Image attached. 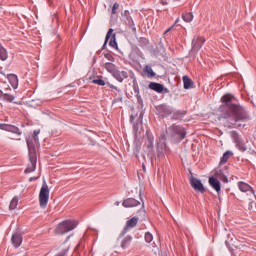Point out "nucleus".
<instances>
[{
  "mask_svg": "<svg viewBox=\"0 0 256 256\" xmlns=\"http://www.w3.org/2000/svg\"><path fill=\"white\" fill-rule=\"evenodd\" d=\"M5 91H9V85H7L6 88H4Z\"/></svg>",
  "mask_w": 256,
  "mask_h": 256,
  "instance_id": "43",
  "label": "nucleus"
},
{
  "mask_svg": "<svg viewBox=\"0 0 256 256\" xmlns=\"http://www.w3.org/2000/svg\"><path fill=\"white\" fill-rule=\"evenodd\" d=\"M183 21L186 23H191L193 21V14L191 13H186L182 16Z\"/></svg>",
  "mask_w": 256,
  "mask_h": 256,
  "instance_id": "29",
  "label": "nucleus"
},
{
  "mask_svg": "<svg viewBox=\"0 0 256 256\" xmlns=\"http://www.w3.org/2000/svg\"><path fill=\"white\" fill-rule=\"evenodd\" d=\"M109 39H110V42H109L110 47H112L113 49H118L117 40L115 38V34H113V28H110L106 34L104 47L107 45V41H109Z\"/></svg>",
  "mask_w": 256,
  "mask_h": 256,
  "instance_id": "7",
  "label": "nucleus"
},
{
  "mask_svg": "<svg viewBox=\"0 0 256 256\" xmlns=\"http://www.w3.org/2000/svg\"><path fill=\"white\" fill-rule=\"evenodd\" d=\"M231 155H233V152L231 151H226L223 156L221 157L220 160V165H225V163H227L229 161V157H231Z\"/></svg>",
  "mask_w": 256,
  "mask_h": 256,
  "instance_id": "26",
  "label": "nucleus"
},
{
  "mask_svg": "<svg viewBox=\"0 0 256 256\" xmlns=\"http://www.w3.org/2000/svg\"><path fill=\"white\" fill-rule=\"evenodd\" d=\"M108 87H110V89H115V91H118V93H121V90L119 88H117V86L111 84V83H107Z\"/></svg>",
  "mask_w": 256,
  "mask_h": 256,
  "instance_id": "35",
  "label": "nucleus"
},
{
  "mask_svg": "<svg viewBox=\"0 0 256 256\" xmlns=\"http://www.w3.org/2000/svg\"><path fill=\"white\" fill-rule=\"evenodd\" d=\"M7 78L13 89H17V87H19V80L17 79V75L10 74Z\"/></svg>",
  "mask_w": 256,
  "mask_h": 256,
  "instance_id": "20",
  "label": "nucleus"
},
{
  "mask_svg": "<svg viewBox=\"0 0 256 256\" xmlns=\"http://www.w3.org/2000/svg\"><path fill=\"white\" fill-rule=\"evenodd\" d=\"M161 5H167V1H160Z\"/></svg>",
  "mask_w": 256,
  "mask_h": 256,
  "instance_id": "39",
  "label": "nucleus"
},
{
  "mask_svg": "<svg viewBox=\"0 0 256 256\" xmlns=\"http://www.w3.org/2000/svg\"><path fill=\"white\" fill-rule=\"evenodd\" d=\"M105 59H107L108 61H115V57H113L110 53H106L104 54Z\"/></svg>",
  "mask_w": 256,
  "mask_h": 256,
  "instance_id": "33",
  "label": "nucleus"
},
{
  "mask_svg": "<svg viewBox=\"0 0 256 256\" xmlns=\"http://www.w3.org/2000/svg\"><path fill=\"white\" fill-rule=\"evenodd\" d=\"M28 150L30 163L28 164L24 173H33V171H35L37 168V154L35 153V145L31 143V140H28Z\"/></svg>",
  "mask_w": 256,
  "mask_h": 256,
  "instance_id": "3",
  "label": "nucleus"
},
{
  "mask_svg": "<svg viewBox=\"0 0 256 256\" xmlns=\"http://www.w3.org/2000/svg\"><path fill=\"white\" fill-rule=\"evenodd\" d=\"M17 205H19V198L15 196L10 202L9 210L14 211V209H17Z\"/></svg>",
  "mask_w": 256,
  "mask_h": 256,
  "instance_id": "28",
  "label": "nucleus"
},
{
  "mask_svg": "<svg viewBox=\"0 0 256 256\" xmlns=\"http://www.w3.org/2000/svg\"><path fill=\"white\" fill-rule=\"evenodd\" d=\"M122 23L124 25H127L132 31H135V22L133 21V18L131 17V13L129 11L125 10L124 13L122 14Z\"/></svg>",
  "mask_w": 256,
  "mask_h": 256,
  "instance_id": "6",
  "label": "nucleus"
},
{
  "mask_svg": "<svg viewBox=\"0 0 256 256\" xmlns=\"http://www.w3.org/2000/svg\"><path fill=\"white\" fill-rule=\"evenodd\" d=\"M205 43V38L203 37H194V39L192 40V50H191V55H193V53H197V51H199V49H201V47H203Z\"/></svg>",
  "mask_w": 256,
  "mask_h": 256,
  "instance_id": "8",
  "label": "nucleus"
},
{
  "mask_svg": "<svg viewBox=\"0 0 256 256\" xmlns=\"http://www.w3.org/2000/svg\"><path fill=\"white\" fill-rule=\"evenodd\" d=\"M117 9H119V3H114L113 8H112L113 15L117 14Z\"/></svg>",
  "mask_w": 256,
  "mask_h": 256,
  "instance_id": "34",
  "label": "nucleus"
},
{
  "mask_svg": "<svg viewBox=\"0 0 256 256\" xmlns=\"http://www.w3.org/2000/svg\"><path fill=\"white\" fill-rule=\"evenodd\" d=\"M159 115L162 117H169V115H173L174 111L171 106H167V104H162L156 107Z\"/></svg>",
  "mask_w": 256,
  "mask_h": 256,
  "instance_id": "9",
  "label": "nucleus"
},
{
  "mask_svg": "<svg viewBox=\"0 0 256 256\" xmlns=\"http://www.w3.org/2000/svg\"><path fill=\"white\" fill-rule=\"evenodd\" d=\"M137 223H139V218L133 217L130 220L126 222V226L124 228V231L121 233V235H125L129 229H133V227H136Z\"/></svg>",
  "mask_w": 256,
  "mask_h": 256,
  "instance_id": "15",
  "label": "nucleus"
},
{
  "mask_svg": "<svg viewBox=\"0 0 256 256\" xmlns=\"http://www.w3.org/2000/svg\"><path fill=\"white\" fill-rule=\"evenodd\" d=\"M239 191L246 193L247 195H255V190L248 183L240 181L237 183Z\"/></svg>",
  "mask_w": 256,
  "mask_h": 256,
  "instance_id": "11",
  "label": "nucleus"
},
{
  "mask_svg": "<svg viewBox=\"0 0 256 256\" xmlns=\"http://www.w3.org/2000/svg\"><path fill=\"white\" fill-rule=\"evenodd\" d=\"M184 89H191L193 87V80L189 76H183Z\"/></svg>",
  "mask_w": 256,
  "mask_h": 256,
  "instance_id": "24",
  "label": "nucleus"
},
{
  "mask_svg": "<svg viewBox=\"0 0 256 256\" xmlns=\"http://www.w3.org/2000/svg\"><path fill=\"white\" fill-rule=\"evenodd\" d=\"M149 88L152 89V91H156V93H163V84H159L157 82H152L149 84Z\"/></svg>",
  "mask_w": 256,
  "mask_h": 256,
  "instance_id": "21",
  "label": "nucleus"
},
{
  "mask_svg": "<svg viewBox=\"0 0 256 256\" xmlns=\"http://www.w3.org/2000/svg\"><path fill=\"white\" fill-rule=\"evenodd\" d=\"M148 147H153V138L148 137Z\"/></svg>",
  "mask_w": 256,
  "mask_h": 256,
  "instance_id": "36",
  "label": "nucleus"
},
{
  "mask_svg": "<svg viewBox=\"0 0 256 256\" xmlns=\"http://www.w3.org/2000/svg\"><path fill=\"white\" fill-rule=\"evenodd\" d=\"M9 55L7 54V49H5L0 43V59L1 61H7Z\"/></svg>",
  "mask_w": 256,
  "mask_h": 256,
  "instance_id": "27",
  "label": "nucleus"
},
{
  "mask_svg": "<svg viewBox=\"0 0 256 256\" xmlns=\"http://www.w3.org/2000/svg\"><path fill=\"white\" fill-rule=\"evenodd\" d=\"M167 133L174 143H179L180 141H183V139H185V135H187V133L185 132V128L177 124H173L172 126H170Z\"/></svg>",
  "mask_w": 256,
  "mask_h": 256,
  "instance_id": "2",
  "label": "nucleus"
},
{
  "mask_svg": "<svg viewBox=\"0 0 256 256\" xmlns=\"http://www.w3.org/2000/svg\"><path fill=\"white\" fill-rule=\"evenodd\" d=\"M131 241H133V238L131 236H126L121 242V248L127 249V247L131 245Z\"/></svg>",
  "mask_w": 256,
  "mask_h": 256,
  "instance_id": "25",
  "label": "nucleus"
},
{
  "mask_svg": "<svg viewBox=\"0 0 256 256\" xmlns=\"http://www.w3.org/2000/svg\"><path fill=\"white\" fill-rule=\"evenodd\" d=\"M131 121H133V116H131Z\"/></svg>",
  "mask_w": 256,
  "mask_h": 256,
  "instance_id": "47",
  "label": "nucleus"
},
{
  "mask_svg": "<svg viewBox=\"0 0 256 256\" xmlns=\"http://www.w3.org/2000/svg\"><path fill=\"white\" fill-rule=\"evenodd\" d=\"M12 244L14 245V247H21V244L23 243V238L21 237V234L19 233H15L12 235Z\"/></svg>",
  "mask_w": 256,
  "mask_h": 256,
  "instance_id": "18",
  "label": "nucleus"
},
{
  "mask_svg": "<svg viewBox=\"0 0 256 256\" xmlns=\"http://www.w3.org/2000/svg\"><path fill=\"white\" fill-rule=\"evenodd\" d=\"M248 209H250V210L253 209V202H250V203H249Z\"/></svg>",
  "mask_w": 256,
  "mask_h": 256,
  "instance_id": "38",
  "label": "nucleus"
},
{
  "mask_svg": "<svg viewBox=\"0 0 256 256\" xmlns=\"http://www.w3.org/2000/svg\"><path fill=\"white\" fill-rule=\"evenodd\" d=\"M145 241H146V243H151V241H153V234H151L150 232H146L145 233Z\"/></svg>",
  "mask_w": 256,
  "mask_h": 256,
  "instance_id": "31",
  "label": "nucleus"
},
{
  "mask_svg": "<svg viewBox=\"0 0 256 256\" xmlns=\"http://www.w3.org/2000/svg\"><path fill=\"white\" fill-rule=\"evenodd\" d=\"M41 133V130H34L32 138H27V142L31 141L32 145H34V151L36 147H39V134ZM27 146L29 147V144L27 143Z\"/></svg>",
  "mask_w": 256,
  "mask_h": 256,
  "instance_id": "14",
  "label": "nucleus"
},
{
  "mask_svg": "<svg viewBox=\"0 0 256 256\" xmlns=\"http://www.w3.org/2000/svg\"><path fill=\"white\" fill-rule=\"evenodd\" d=\"M179 21H181V20L179 18H177L175 21V25H177V23H179Z\"/></svg>",
  "mask_w": 256,
  "mask_h": 256,
  "instance_id": "41",
  "label": "nucleus"
},
{
  "mask_svg": "<svg viewBox=\"0 0 256 256\" xmlns=\"http://www.w3.org/2000/svg\"><path fill=\"white\" fill-rule=\"evenodd\" d=\"M39 203L42 209H45V207H47V203H49V186L45 181L43 182L42 187L40 189Z\"/></svg>",
  "mask_w": 256,
  "mask_h": 256,
  "instance_id": "5",
  "label": "nucleus"
},
{
  "mask_svg": "<svg viewBox=\"0 0 256 256\" xmlns=\"http://www.w3.org/2000/svg\"><path fill=\"white\" fill-rule=\"evenodd\" d=\"M190 185L194 188V191H198L199 193H205V186H203V183L201 180L191 177L190 178Z\"/></svg>",
  "mask_w": 256,
  "mask_h": 256,
  "instance_id": "10",
  "label": "nucleus"
},
{
  "mask_svg": "<svg viewBox=\"0 0 256 256\" xmlns=\"http://www.w3.org/2000/svg\"><path fill=\"white\" fill-rule=\"evenodd\" d=\"M114 205L119 206V202H115Z\"/></svg>",
  "mask_w": 256,
  "mask_h": 256,
  "instance_id": "45",
  "label": "nucleus"
},
{
  "mask_svg": "<svg viewBox=\"0 0 256 256\" xmlns=\"http://www.w3.org/2000/svg\"><path fill=\"white\" fill-rule=\"evenodd\" d=\"M234 143L237 147V149H239V151L245 152L247 151V147L245 146V143H243V140L241 139V137L239 135H234Z\"/></svg>",
  "mask_w": 256,
  "mask_h": 256,
  "instance_id": "16",
  "label": "nucleus"
},
{
  "mask_svg": "<svg viewBox=\"0 0 256 256\" xmlns=\"http://www.w3.org/2000/svg\"><path fill=\"white\" fill-rule=\"evenodd\" d=\"M3 97V91L0 90V99Z\"/></svg>",
  "mask_w": 256,
  "mask_h": 256,
  "instance_id": "42",
  "label": "nucleus"
},
{
  "mask_svg": "<svg viewBox=\"0 0 256 256\" xmlns=\"http://www.w3.org/2000/svg\"><path fill=\"white\" fill-rule=\"evenodd\" d=\"M172 29H173V26L170 27V28H168V29L165 31V33H169V31H171Z\"/></svg>",
  "mask_w": 256,
  "mask_h": 256,
  "instance_id": "40",
  "label": "nucleus"
},
{
  "mask_svg": "<svg viewBox=\"0 0 256 256\" xmlns=\"http://www.w3.org/2000/svg\"><path fill=\"white\" fill-rule=\"evenodd\" d=\"M116 81H119V83H123L127 77H129V74L127 71H120L116 69L114 75H112Z\"/></svg>",
  "mask_w": 256,
  "mask_h": 256,
  "instance_id": "13",
  "label": "nucleus"
},
{
  "mask_svg": "<svg viewBox=\"0 0 256 256\" xmlns=\"http://www.w3.org/2000/svg\"><path fill=\"white\" fill-rule=\"evenodd\" d=\"M104 69H106L108 73H111V75H114V73L117 71V66L111 62H106L104 64Z\"/></svg>",
  "mask_w": 256,
  "mask_h": 256,
  "instance_id": "23",
  "label": "nucleus"
},
{
  "mask_svg": "<svg viewBox=\"0 0 256 256\" xmlns=\"http://www.w3.org/2000/svg\"><path fill=\"white\" fill-rule=\"evenodd\" d=\"M137 125H138V124H134V125H133L134 131H138V130H139V128H137Z\"/></svg>",
  "mask_w": 256,
  "mask_h": 256,
  "instance_id": "37",
  "label": "nucleus"
},
{
  "mask_svg": "<svg viewBox=\"0 0 256 256\" xmlns=\"http://www.w3.org/2000/svg\"><path fill=\"white\" fill-rule=\"evenodd\" d=\"M93 83H94L95 85H99L100 87H104V85H105V80H102V79H94V80H93Z\"/></svg>",
  "mask_w": 256,
  "mask_h": 256,
  "instance_id": "32",
  "label": "nucleus"
},
{
  "mask_svg": "<svg viewBox=\"0 0 256 256\" xmlns=\"http://www.w3.org/2000/svg\"><path fill=\"white\" fill-rule=\"evenodd\" d=\"M209 184L212 186V189L217 191V193H219V191H221V182L217 178L210 177Z\"/></svg>",
  "mask_w": 256,
  "mask_h": 256,
  "instance_id": "17",
  "label": "nucleus"
},
{
  "mask_svg": "<svg viewBox=\"0 0 256 256\" xmlns=\"http://www.w3.org/2000/svg\"><path fill=\"white\" fill-rule=\"evenodd\" d=\"M143 73H145L146 77H148V79H153V77H155L157 74L153 71V68H151V66L146 65L143 69Z\"/></svg>",
  "mask_w": 256,
  "mask_h": 256,
  "instance_id": "22",
  "label": "nucleus"
},
{
  "mask_svg": "<svg viewBox=\"0 0 256 256\" xmlns=\"http://www.w3.org/2000/svg\"><path fill=\"white\" fill-rule=\"evenodd\" d=\"M224 180L227 181V177H224Z\"/></svg>",
  "mask_w": 256,
  "mask_h": 256,
  "instance_id": "46",
  "label": "nucleus"
},
{
  "mask_svg": "<svg viewBox=\"0 0 256 256\" xmlns=\"http://www.w3.org/2000/svg\"><path fill=\"white\" fill-rule=\"evenodd\" d=\"M180 115H181V117H183V115H185V112L180 113Z\"/></svg>",
  "mask_w": 256,
  "mask_h": 256,
  "instance_id": "44",
  "label": "nucleus"
},
{
  "mask_svg": "<svg viewBox=\"0 0 256 256\" xmlns=\"http://www.w3.org/2000/svg\"><path fill=\"white\" fill-rule=\"evenodd\" d=\"M233 97L231 94H226L221 98L223 105L220 106L222 119H225L227 127L231 129H241L245 127V123L251 120V116L245 107L233 104Z\"/></svg>",
  "mask_w": 256,
  "mask_h": 256,
  "instance_id": "1",
  "label": "nucleus"
},
{
  "mask_svg": "<svg viewBox=\"0 0 256 256\" xmlns=\"http://www.w3.org/2000/svg\"><path fill=\"white\" fill-rule=\"evenodd\" d=\"M75 227H77V221L66 220V221H63L62 223H60L56 227V233H58V235H65V233H69V231H73V229H75Z\"/></svg>",
  "mask_w": 256,
  "mask_h": 256,
  "instance_id": "4",
  "label": "nucleus"
},
{
  "mask_svg": "<svg viewBox=\"0 0 256 256\" xmlns=\"http://www.w3.org/2000/svg\"><path fill=\"white\" fill-rule=\"evenodd\" d=\"M2 97H3L4 101H8L9 103L15 101V96H13L11 94L3 93Z\"/></svg>",
  "mask_w": 256,
  "mask_h": 256,
  "instance_id": "30",
  "label": "nucleus"
},
{
  "mask_svg": "<svg viewBox=\"0 0 256 256\" xmlns=\"http://www.w3.org/2000/svg\"><path fill=\"white\" fill-rule=\"evenodd\" d=\"M122 205L123 207H137V205H140V202L134 198H128L123 201Z\"/></svg>",
  "mask_w": 256,
  "mask_h": 256,
  "instance_id": "19",
  "label": "nucleus"
},
{
  "mask_svg": "<svg viewBox=\"0 0 256 256\" xmlns=\"http://www.w3.org/2000/svg\"><path fill=\"white\" fill-rule=\"evenodd\" d=\"M0 129L2 131H8L9 133H14L15 135H21V130L17 126L11 124H0Z\"/></svg>",
  "mask_w": 256,
  "mask_h": 256,
  "instance_id": "12",
  "label": "nucleus"
}]
</instances>
